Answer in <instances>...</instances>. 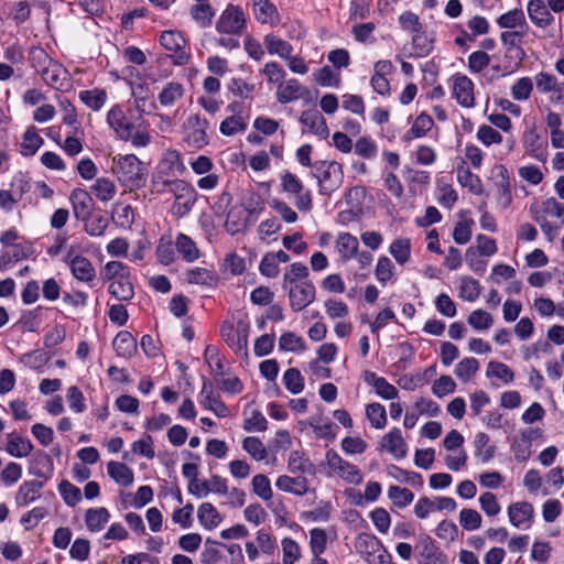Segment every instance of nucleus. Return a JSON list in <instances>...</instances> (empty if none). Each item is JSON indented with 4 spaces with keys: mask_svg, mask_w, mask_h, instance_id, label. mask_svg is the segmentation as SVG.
Here are the masks:
<instances>
[{
    "mask_svg": "<svg viewBox=\"0 0 564 564\" xmlns=\"http://www.w3.org/2000/svg\"><path fill=\"white\" fill-rule=\"evenodd\" d=\"M107 123L118 139L130 141L135 148H145L151 142L149 124L143 120L132 123L119 104L108 110Z\"/></svg>",
    "mask_w": 564,
    "mask_h": 564,
    "instance_id": "obj_1",
    "label": "nucleus"
},
{
    "mask_svg": "<svg viewBox=\"0 0 564 564\" xmlns=\"http://www.w3.org/2000/svg\"><path fill=\"white\" fill-rule=\"evenodd\" d=\"M32 66L46 85L56 90H65L69 86V76L62 64L53 61L42 48L31 51Z\"/></svg>",
    "mask_w": 564,
    "mask_h": 564,
    "instance_id": "obj_2",
    "label": "nucleus"
},
{
    "mask_svg": "<svg viewBox=\"0 0 564 564\" xmlns=\"http://www.w3.org/2000/svg\"><path fill=\"white\" fill-rule=\"evenodd\" d=\"M163 185L166 187V192L174 197L172 214L177 217L186 216L197 200V193L194 186L180 178L165 180Z\"/></svg>",
    "mask_w": 564,
    "mask_h": 564,
    "instance_id": "obj_3",
    "label": "nucleus"
},
{
    "mask_svg": "<svg viewBox=\"0 0 564 564\" xmlns=\"http://www.w3.org/2000/svg\"><path fill=\"white\" fill-rule=\"evenodd\" d=\"M250 323L246 318H238L236 323L225 321L220 326L223 340L240 357L248 356V337Z\"/></svg>",
    "mask_w": 564,
    "mask_h": 564,
    "instance_id": "obj_4",
    "label": "nucleus"
},
{
    "mask_svg": "<svg viewBox=\"0 0 564 564\" xmlns=\"http://www.w3.org/2000/svg\"><path fill=\"white\" fill-rule=\"evenodd\" d=\"M312 175L317 180L319 193L329 196L343 183L344 172L336 161H318L312 166Z\"/></svg>",
    "mask_w": 564,
    "mask_h": 564,
    "instance_id": "obj_5",
    "label": "nucleus"
},
{
    "mask_svg": "<svg viewBox=\"0 0 564 564\" xmlns=\"http://www.w3.org/2000/svg\"><path fill=\"white\" fill-rule=\"evenodd\" d=\"M115 162L113 171L117 173L119 181L132 187L144 185L148 172L137 155H119Z\"/></svg>",
    "mask_w": 564,
    "mask_h": 564,
    "instance_id": "obj_6",
    "label": "nucleus"
},
{
    "mask_svg": "<svg viewBox=\"0 0 564 564\" xmlns=\"http://www.w3.org/2000/svg\"><path fill=\"white\" fill-rule=\"evenodd\" d=\"M325 463L329 476H337L350 485H359L364 480V474L360 468L344 459L335 449L326 452Z\"/></svg>",
    "mask_w": 564,
    "mask_h": 564,
    "instance_id": "obj_7",
    "label": "nucleus"
},
{
    "mask_svg": "<svg viewBox=\"0 0 564 564\" xmlns=\"http://www.w3.org/2000/svg\"><path fill=\"white\" fill-rule=\"evenodd\" d=\"M355 549L368 564H391L390 553L373 534H358L355 540Z\"/></svg>",
    "mask_w": 564,
    "mask_h": 564,
    "instance_id": "obj_8",
    "label": "nucleus"
},
{
    "mask_svg": "<svg viewBox=\"0 0 564 564\" xmlns=\"http://www.w3.org/2000/svg\"><path fill=\"white\" fill-rule=\"evenodd\" d=\"M281 187L284 193L294 197V205L300 212L307 213L313 207L312 193L305 189L302 181L290 171L280 174Z\"/></svg>",
    "mask_w": 564,
    "mask_h": 564,
    "instance_id": "obj_9",
    "label": "nucleus"
},
{
    "mask_svg": "<svg viewBox=\"0 0 564 564\" xmlns=\"http://www.w3.org/2000/svg\"><path fill=\"white\" fill-rule=\"evenodd\" d=\"M228 116L220 122L219 131L225 137L243 133L249 123V113L241 101L229 102L226 108Z\"/></svg>",
    "mask_w": 564,
    "mask_h": 564,
    "instance_id": "obj_10",
    "label": "nucleus"
},
{
    "mask_svg": "<svg viewBox=\"0 0 564 564\" xmlns=\"http://www.w3.org/2000/svg\"><path fill=\"white\" fill-rule=\"evenodd\" d=\"M246 29L247 18L242 8L232 3L225 8L216 22V31L219 34L241 35Z\"/></svg>",
    "mask_w": 564,
    "mask_h": 564,
    "instance_id": "obj_11",
    "label": "nucleus"
},
{
    "mask_svg": "<svg viewBox=\"0 0 564 564\" xmlns=\"http://www.w3.org/2000/svg\"><path fill=\"white\" fill-rule=\"evenodd\" d=\"M209 122L206 118L198 115H191L185 120L184 128V142L194 150H200L209 143L207 129Z\"/></svg>",
    "mask_w": 564,
    "mask_h": 564,
    "instance_id": "obj_12",
    "label": "nucleus"
},
{
    "mask_svg": "<svg viewBox=\"0 0 564 564\" xmlns=\"http://www.w3.org/2000/svg\"><path fill=\"white\" fill-rule=\"evenodd\" d=\"M452 98L463 108H474L476 106L475 84L465 74L456 73L449 80Z\"/></svg>",
    "mask_w": 564,
    "mask_h": 564,
    "instance_id": "obj_13",
    "label": "nucleus"
},
{
    "mask_svg": "<svg viewBox=\"0 0 564 564\" xmlns=\"http://www.w3.org/2000/svg\"><path fill=\"white\" fill-rule=\"evenodd\" d=\"M415 550L417 564H449L447 555L429 535L419 539Z\"/></svg>",
    "mask_w": 564,
    "mask_h": 564,
    "instance_id": "obj_14",
    "label": "nucleus"
},
{
    "mask_svg": "<svg viewBox=\"0 0 564 564\" xmlns=\"http://www.w3.org/2000/svg\"><path fill=\"white\" fill-rule=\"evenodd\" d=\"M64 262L68 265L73 276L84 283H90L96 278V269L93 262L80 254H74L73 249H70L65 258Z\"/></svg>",
    "mask_w": 564,
    "mask_h": 564,
    "instance_id": "obj_15",
    "label": "nucleus"
},
{
    "mask_svg": "<svg viewBox=\"0 0 564 564\" xmlns=\"http://www.w3.org/2000/svg\"><path fill=\"white\" fill-rule=\"evenodd\" d=\"M275 98L278 102L282 105L290 104L300 99L306 102L312 100L310 89L303 86L296 78L284 80L280 86H278Z\"/></svg>",
    "mask_w": 564,
    "mask_h": 564,
    "instance_id": "obj_16",
    "label": "nucleus"
},
{
    "mask_svg": "<svg viewBox=\"0 0 564 564\" xmlns=\"http://www.w3.org/2000/svg\"><path fill=\"white\" fill-rule=\"evenodd\" d=\"M198 402L205 410L213 412L218 417H226L229 414V409L221 401L220 395L215 392L214 386L208 379L203 380Z\"/></svg>",
    "mask_w": 564,
    "mask_h": 564,
    "instance_id": "obj_17",
    "label": "nucleus"
},
{
    "mask_svg": "<svg viewBox=\"0 0 564 564\" xmlns=\"http://www.w3.org/2000/svg\"><path fill=\"white\" fill-rule=\"evenodd\" d=\"M288 292L290 307L294 312H301L315 301L316 289L313 282L294 285L284 289Z\"/></svg>",
    "mask_w": 564,
    "mask_h": 564,
    "instance_id": "obj_18",
    "label": "nucleus"
},
{
    "mask_svg": "<svg viewBox=\"0 0 564 564\" xmlns=\"http://www.w3.org/2000/svg\"><path fill=\"white\" fill-rule=\"evenodd\" d=\"M522 143L528 156L541 163L547 161V143L534 128L524 131Z\"/></svg>",
    "mask_w": 564,
    "mask_h": 564,
    "instance_id": "obj_19",
    "label": "nucleus"
},
{
    "mask_svg": "<svg viewBox=\"0 0 564 564\" xmlns=\"http://www.w3.org/2000/svg\"><path fill=\"white\" fill-rule=\"evenodd\" d=\"M161 45L171 52H174L173 55L174 62L177 65H185L188 62V54L184 51L185 39L177 31H164L160 36Z\"/></svg>",
    "mask_w": 564,
    "mask_h": 564,
    "instance_id": "obj_20",
    "label": "nucleus"
},
{
    "mask_svg": "<svg viewBox=\"0 0 564 564\" xmlns=\"http://www.w3.org/2000/svg\"><path fill=\"white\" fill-rule=\"evenodd\" d=\"M510 523L518 529H529L533 522L534 508L530 502H513L508 507Z\"/></svg>",
    "mask_w": 564,
    "mask_h": 564,
    "instance_id": "obj_21",
    "label": "nucleus"
},
{
    "mask_svg": "<svg viewBox=\"0 0 564 564\" xmlns=\"http://www.w3.org/2000/svg\"><path fill=\"white\" fill-rule=\"evenodd\" d=\"M380 448L391 454L395 459L408 455V445L399 427L391 429L380 441Z\"/></svg>",
    "mask_w": 564,
    "mask_h": 564,
    "instance_id": "obj_22",
    "label": "nucleus"
},
{
    "mask_svg": "<svg viewBox=\"0 0 564 564\" xmlns=\"http://www.w3.org/2000/svg\"><path fill=\"white\" fill-rule=\"evenodd\" d=\"M300 122L304 127V132L307 131L321 139H326L329 134L325 118L316 109L304 110Z\"/></svg>",
    "mask_w": 564,
    "mask_h": 564,
    "instance_id": "obj_23",
    "label": "nucleus"
},
{
    "mask_svg": "<svg viewBox=\"0 0 564 564\" xmlns=\"http://www.w3.org/2000/svg\"><path fill=\"white\" fill-rule=\"evenodd\" d=\"M527 11L531 22L538 28L545 29L554 22V17L544 0H529Z\"/></svg>",
    "mask_w": 564,
    "mask_h": 564,
    "instance_id": "obj_24",
    "label": "nucleus"
},
{
    "mask_svg": "<svg viewBox=\"0 0 564 564\" xmlns=\"http://www.w3.org/2000/svg\"><path fill=\"white\" fill-rule=\"evenodd\" d=\"M74 216L77 220L85 218L94 210V199L84 188H75L69 195Z\"/></svg>",
    "mask_w": 564,
    "mask_h": 564,
    "instance_id": "obj_25",
    "label": "nucleus"
},
{
    "mask_svg": "<svg viewBox=\"0 0 564 564\" xmlns=\"http://www.w3.org/2000/svg\"><path fill=\"white\" fill-rule=\"evenodd\" d=\"M252 14L261 24L276 25L280 21L276 7L270 0H252Z\"/></svg>",
    "mask_w": 564,
    "mask_h": 564,
    "instance_id": "obj_26",
    "label": "nucleus"
},
{
    "mask_svg": "<svg viewBox=\"0 0 564 564\" xmlns=\"http://www.w3.org/2000/svg\"><path fill=\"white\" fill-rule=\"evenodd\" d=\"M43 487L44 482L41 480L23 481L15 494V505L21 508L36 501L42 495Z\"/></svg>",
    "mask_w": 564,
    "mask_h": 564,
    "instance_id": "obj_27",
    "label": "nucleus"
},
{
    "mask_svg": "<svg viewBox=\"0 0 564 564\" xmlns=\"http://www.w3.org/2000/svg\"><path fill=\"white\" fill-rule=\"evenodd\" d=\"M456 178L460 186L468 188L474 195H482L484 186L480 177L474 174L466 161H462L456 167Z\"/></svg>",
    "mask_w": 564,
    "mask_h": 564,
    "instance_id": "obj_28",
    "label": "nucleus"
},
{
    "mask_svg": "<svg viewBox=\"0 0 564 564\" xmlns=\"http://www.w3.org/2000/svg\"><path fill=\"white\" fill-rule=\"evenodd\" d=\"M195 3L189 8V14L195 23L207 29L212 25L215 18V10L210 4V0H194Z\"/></svg>",
    "mask_w": 564,
    "mask_h": 564,
    "instance_id": "obj_29",
    "label": "nucleus"
},
{
    "mask_svg": "<svg viewBox=\"0 0 564 564\" xmlns=\"http://www.w3.org/2000/svg\"><path fill=\"white\" fill-rule=\"evenodd\" d=\"M495 170L497 173L496 176L498 177L496 181V186L498 189V204L502 208H508L512 202L509 172L505 165H498Z\"/></svg>",
    "mask_w": 564,
    "mask_h": 564,
    "instance_id": "obj_30",
    "label": "nucleus"
},
{
    "mask_svg": "<svg viewBox=\"0 0 564 564\" xmlns=\"http://www.w3.org/2000/svg\"><path fill=\"white\" fill-rule=\"evenodd\" d=\"M308 268L302 262H293L290 264L283 273L282 288L288 289L294 285H301L304 283L312 282L308 279Z\"/></svg>",
    "mask_w": 564,
    "mask_h": 564,
    "instance_id": "obj_31",
    "label": "nucleus"
},
{
    "mask_svg": "<svg viewBox=\"0 0 564 564\" xmlns=\"http://www.w3.org/2000/svg\"><path fill=\"white\" fill-rule=\"evenodd\" d=\"M434 120L426 112L417 115L411 126V128L402 137L403 141L410 143L414 139L425 137L433 128Z\"/></svg>",
    "mask_w": 564,
    "mask_h": 564,
    "instance_id": "obj_32",
    "label": "nucleus"
},
{
    "mask_svg": "<svg viewBox=\"0 0 564 564\" xmlns=\"http://www.w3.org/2000/svg\"><path fill=\"white\" fill-rule=\"evenodd\" d=\"M110 520V512L105 507L89 508L85 512V524L89 532L97 533L105 529Z\"/></svg>",
    "mask_w": 564,
    "mask_h": 564,
    "instance_id": "obj_33",
    "label": "nucleus"
},
{
    "mask_svg": "<svg viewBox=\"0 0 564 564\" xmlns=\"http://www.w3.org/2000/svg\"><path fill=\"white\" fill-rule=\"evenodd\" d=\"M275 486L279 490L296 496H304L308 491V481L303 476L290 477L282 475L278 477Z\"/></svg>",
    "mask_w": 564,
    "mask_h": 564,
    "instance_id": "obj_34",
    "label": "nucleus"
},
{
    "mask_svg": "<svg viewBox=\"0 0 564 564\" xmlns=\"http://www.w3.org/2000/svg\"><path fill=\"white\" fill-rule=\"evenodd\" d=\"M496 22L499 28L509 29V31L529 30L524 12L521 9H513L501 14Z\"/></svg>",
    "mask_w": 564,
    "mask_h": 564,
    "instance_id": "obj_35",
    "label": "nucleus"
},
{
    "mask_svg": "<svg viewBox=\"0 0 564 564\" xmlns=\"http://www.w3.org/2000/svg\"><path fill=\"white\" fill-rule=\"evenodd\" d=\"M113 349L119 357L131 358L137 352V340L131 333L121 330L112 341Z\"/></svg>",
    "mask_w": 564,
    "mask_h": 564,
    "instance_id": "obj_36",
    "label": "nucleus"
},
{
    "mask_svg": "<svg viewBox=\"0 0 564 564\" xmlns=\"http://www.w3.org/2000/svg\"><path fill=\"white\" fill-rule=\"evenodd\" d=\"M44 140L39 134V131L35 126H30L26 128L25 132L22 135V141L20 143V153L23 156H32L37 150L43 145Z\"/></svg>",
    "mask_w": 564,
    "mask_h": 564,
    "instance_id": "obj_37",
    "label": "nucleus"
},
{
    "mask_svg": "<svg viewBox=\"0 0 564 564\" xmlns=\"http://www.w3.org/2000/svg\"><path fill=\"white\" fill-rule=\"evenodd\" d=\"M78 98L90 110L99 111L106 105L108 95L102 88H93L80 90Z\"/></svg>",
    "mask_w": 564,
    "mask_h": 564,
    "instance_id": "obj_38",
    "label": "nucleus"
},
{
    "mask_svg": "<svg viewBox=\"0 0 564 564\" xmlns=\"http://www.w3.org/2000/svg\"><path fill=\"white\" fill-rule=\"evenodd\" d=\"M248 215L241 207H232L227 214L225 228L228 234L236 235L246 230L248 225Z\"/></svg>",
    "mask_w": 564,
    "mask_h": 564,
    "instance_id": "obj_39",
    "label": "nucleus"
},
{
    "mask_svg": "<svg viewBox=\"0 0 564 564\" xmlns=\"http://www.w3.org/2000/svg\"><path fill=\"white\" fill-rule=\"evenodd\" d=\"M175 247L186 262H194L200 257L196 242L185 234H177Z\"/></svg>",
    "mask_w": 564,
    "mask_h": 564,
    "instance_id": "obj_40",
    "label": "nucleus"
},
{
    "mask_svg": "<svg viewBox=\"0 0 564 564\" xmlns=\"http://www.w3.org/2000/svg\"><path fill=\"white\" fill-rule=\"evenodd\" d=\"M264 46L270 55H276L282 59L293 53V46L278 35L270 33L263 39Z\"/></svg>",
    "mask_w": 564,
    "mask_h": 564,
    "instance_id": "obj_41",
    "label": "nucleus"
},
{
    "mask_svg": "<svg viewBox=\"0 0 564 564\" xmlns=\"http://www.w3.org/2000/svg\"><path fill=\"white\" fill-rule=\"evenodd\" d=\"M336 248L344 261L354 258L359 249L358 239L349 232H340L336 240Z\"/></svg>",
    "mask_w": 564,
    "mask_h": 564,
    "instance_id": "obj_42",
    "label": "nucleus"
},
{
    "mask_svg": "<svg viewBox=\"0 0 564 564\" xmlns=\"http://www.w3.org/2000/svg\"><path fill=\"white\" fill-rule=\"evenodd\" d=\"M79 221L84 225V231L90 237L104 236L109 226V219L106 216L93 215V213L79 219Z\"/></svg>",
    "mask_w": 564,
    "mask_h": 564,
    "instance_id": "obj_43",
    "label": "nucleus"
},
{
    "mask_svg": "<svg viewBox=\"0 0 564 564\" xmlns=\"http://www.w3.org/2000/svg\"><path fill=\"white\" fill-rule=\"evenodd\" d=\"M108 292L116 300L127 302L133 299L134 288L131 276L109 282Z\"/></svg>",
    "mask_w": 564,
    "mask_h": 564,
    "instance_id": "obj_44",
    "label": "nucleus"
},
{
    "mask_svg": "<svg viewBox=\"0 0 564 564\" xmlns=\"http://www.w3.org/2000/svg\"><path fill=\"white\" fill-rule=\"evenodd\" d=\"M411 249V239L406 237L397 238L389 246L390 254L400 265H404L410 261Z\"/></svg>",
    "mask_w": 564,
    "mask_h": 564,
    "instance_id": "obj_45",
    "label": "nucleus"
},
{
    "mask_svg": "<svg viewBox=\"0 0 564 564\" xmlns=\"http://www.w3.org/2000/svg\"><path fill=\"white\" fill-rule=\"evenodd\" d=\"M33 253L32 245L29 242L17 243L12 247L11 251L4 252L0 257V268L6 269L7 265L28 259Z\"/></svg>",
    "mask_w": 564,
    "mask_h": 564,
    "instance_id": "obj_46",
    "label": "nucleus"
},
{
    "mask_svg": "<svg viewBox=\"0 0 564 564\" xmlns=\"http://www.w3.org/2000/svg\"><path fill=\"white\" fill-rule=\"evenodd\" d=\"M186 278L192 284L215 286L218 283L217 273L206 268H193L186 272Z\"/></svg>",
    "mask_w": 564,
    "mask_h": 564,
    "instance_id": "obj_47",
    "label": "nucleus"
},
{
    "mask_svg": "<svg viewBox=\"0 0 564 564\" xmlns=\"http://www.w3.org/2000/svg\"><path fill=\"white\" fill-rule=\"evenodd\" d=\"M197 517L199 523L207 530L215 529L221 522L219 512L209 502H204L198 507Z\"/></svg>",
    "mask_w": 564,
    "mask_h": 564,
    "instance_id": "obj_48",
    "label": "nucleus"
},
{
    "mask_svg": "<svg viewBox=\"0 0 564 564\" xmlns=\"http://www.w3.org/2000/svg\"><path fill=\"white\" fill-rule=\"evenodd\" d=\"M6 449L11 456L22 458L31 454L33 445L29 438L10 434Z\"/></svg>",
    "mask_w": 564,
    "mask_h": 564,
    "instance_id": "obj_49",
    "label": "nucleus"
},
{
    "mask_svg": "<svg viewBox=\"0 0 564 564\" xmlns=\"http://www.w3.org/2000/svg\"><path fill=\"white\" fill-rule=\"evenodd\" d=\"M109 476L121 486H129L133 482V471L123 463L109 462L107 465Z\"/></svg>",
    "mask_w": 564,
    "mask_h": 564,
    "instance_id": "obj_50",
    "label": "nucleus"
},
{
    "mask_svg": "<svg viewBox=\"0 0 564 564\" xmlns=\"http://www.w3.org/2000/svg\"><path fill=\"white\" fill-rule=\"evenodd\" d=\"M489 436L479 432L475 435V456L484 464L488 463L495 455V446L489 444Z\"/></svg>",
    "mask_w": 564,
    "mask_h": 564,
    "instance_id": "obj_51",
    "label": "nucleus"
},
{
    "mask_svg": "<svg viewBox=\"0 0 564 564\" xmlns=\"http://www.w3.org/2000/svg\"><path fill=\"white\" fill-rule=\"evenodd\" d=\"M527 54L523 47L520 48H505L502 70L505 74H512L517 72L525 58Z\"/></svg>",
    "mask_w": 564,
    "mask_h": 564,
    "instance_id": "obj_52",
    "label": "nucleus"
},
{
    "mask_svg": "<svg viewBox=\"0 0 564 564\" xmlns=\"http://www.w3.org/2000/svg\"><path fill=\"white\" fill-rule=\"evenodd\" d=\"M90 189L100 202L111 200L117 193L115 183L108 177H98Z\"/></svg>",
    "mask_w": 564,
    "mask_h": 564,
    "instance_id": "obj_53",
    "label": "nucleus"
},
{
    "mask_svg": "<svg viewBox=\"0 0 564 564\" xmlns=\"http://www.w3.org/2000/svg\"><path fill=\"white\" fill-rule=\"evenodd\" d=\"M184 87L176 82L167 83L160 91L158 99L164 107L173 106L178 99L183 97Z\"/></svg>",
    "mask_w": 564,
    "mask_h": 564,
    "instance_id": "obj_54",
    "label": "nucleus"
},
{
    "mask_svg": "<svg viewBox=\"0 0 564 564\" xmlns=\"http://www.w3.org/2000/svg\"><path fill=\"white\" fill-rule=\"evenodd\" d=\"M313 78L317 85L322 87L339 88L341 84V76L339 73L333 70L329 66H324L313 73Z\"/></svg>",
    "mask_w": 564,
    "mask_h": 564,
    "instance_id": "obj_55",
    "label": "nucleus"
},
{
    "mask_svg": "<svg viewBox=\"0 0 564 564\" xmlns=\"http://www.w3.org/2000/svg\"><path fill=\"white\" fill-rule=\"evenodd\" d=\"M251 220H257L264 209V202L256 192H248L242 199L241 207Z\"/></svg>",
    "mask_w": 564,
    "mask_h": 564,
    "instance_id": "obj_56",
    "label": "nucleus"
},
{
    "mask_svg": "<svg viewBox=\"0 0 564 564\" xmlns=\"http://www.w3.org/2000/svg\"><path fill=\"white\" fill-rule=\"evenodd\" d=\"M101 273L104 279L108 282L131 276L130 268L126 263L117 260L107 262Z\"/></svg>",
    "mask_w": 564,
    "mask_h": 564,
    "instance_id": "obj_57",
    "label": "nucleus"
},
{
    "mask_svg": "<svg viewBox=\"0 0 564 564\" xmlns=\"http://www.w3.org/2000/svg\"><path fill=\"white\" fill-rule=\"evenodd\" d=\"M487 378L499 379L502 383L508 384L514 380V372L512 369L500 361H489L486 369Z\"/></svg>",
    "mask_w": 564,
    "mask_h": 564,
    "instance_id": "obj_58",
    "label": "nucleus"
},
{
    "mask_svg": "<svg viewBox=\"0 0 564 564\" xmlns=\"http://www.w3.org/2000/svg\"><path fill=\"white\" fill-rule=\"evenodd\" d=\"M479 370V361L474 357L462 359L456 366L454 373L464 383L470 381Z\"/></svg>",
    "mask_w": 564,
    "mask_h": 564,
    "instance_id": "obj_59",
    "label": "nucleus"
},
{
    "mask_svg": "<svg viewBox=\"0 0 564 564\" xmlns=\"http://www.w3.org/2000/svg\"><path fill=\"white\" fill-rule=\"evenodd\" d=\"M481 293L480 283L471 276H462L459 297L466 302H476Z\"/></svg>",
    "mask_w": 564,
    "mask_h": 564,
    "instance_id": "obj_60",
    "label": "nucleus"
},
{
    "mask_svg": "<svg viewBox=\"0 0 564 564\" xmlns=\"http://www.w3.org/2000/svg\"><path fill=\"white\" fill-rule=\"evenodd\" d=\"M394 274L395 265L392 260L386 256L379 257L375 269V276L377 281L380 284L386 285L388 282L393 280Z\"/></svg>",
    "mask_w": 564,
    "mask_h": 564,
    "instance_id": "obj_61",
    "label": "nucleus"
},
{
    "mask_svg": "<svg viewBox=\"0 0 564 564\" xmlns=\"http://www.w3.org/2000/svg\"><path fill=\"white\" fill-rule=\"evenodd\" d=\"M288 468L291 473H311L313 464L302 451H292L288 458Z\"/></svg>",
    "mask_w": 564,
    "mask_h": 564,
    "instance_id": "obj_62",
    "label": "nucleus"
},
{
    "mask_svg": "<svg viewBox=\"0 0 564 564\" xmlns=\"http://www.w3.org/2000/svg\"><path fill=\"white\" fill-rule=\"evenodd\" d=\"M366 416L370 425L376 430H382L387 425L386 408L378 402L370 403L366 406Z\"/></svg>",
    "mask_w": 564,
    "mask_h": 564,
    "instance_id": "obj_63",
    "label": "nucleus"
},
{
    "mask_svg": "<svg viewBox=\"0 0 564 564\" xmlns=\"http://www.w3.org/2000/svg\"><path fill=\"white\" fill-rule=\"evenodd\" d=\"M111 218L118 227L127 229L134 223V210L130 205L117 204Z\"/></svg>",
    "mask_w": 564,
    "mask_h": 564,
    "instance_id": "obj_64",
    "label": "nucleus"
}]
</instances>
